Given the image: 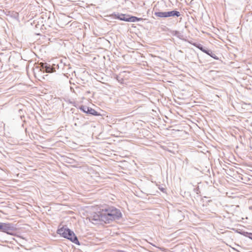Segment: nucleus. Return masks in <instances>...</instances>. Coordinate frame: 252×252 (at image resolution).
Returning a JSON list of instances; mask_svg holds the SVG:
<instances>
[{
    "label": "nucleus",
    "instance_id": "nucleus-1",
    "mask_svg": "<svg viewBox=\"0 0 252 252\" xmlns=\"http://www.w3.org/2000/svg\"><path fill=\"white\" fill-rule=\"evenodd\" d=\"M104 216L106 218V223H109L110 220L119 219L122 216L120 210L110 207L103 211Z\"/></svg>",
    "mask_w": 252,
    "mask_h": 252
},
{
    "label": "nucleus",
    "instance_id": "nucleus-2",
    "mask_svg": "<svg viewBox=\"0 0 252 252\" xmlns=\"http://www.w3.org/2000/svg\"><path fill=\"white\" fill-rule=\"evenodd\" d=\"M58 232L63 237L67 238L75 244L79 245V242L74 232L68 228H62L58 230Z\"/></svg>",
    "mask_w": 252,
    "mask_h": 252
},
{
    "label": "nucleus",
    "instance_id": "nucleus-3",
    "mask_svg": "<svg viewBox=\"0 0 252 252\" xmlns=\"http://www.w3.org/2000/svg\"><path fill=\"white\" fill-rule=\"evenodd\" d=\"M89 220L94 224H98L101 221L106 223V218L104 216L103 210L102 212L98 213H94L89 217Z\"/></svg>",
    "mask_w": 252,
    "mask_h": 252
},
{
    "label": "nucleus",
    "instance_id": "nucleus-4",
    "mask_svg": "<svg viewBox=\"0 0 252 252\" xmlns=\"http://www.w3.org/2000/svg\"><path fill=\"white\" fill-rule=\"evenodd\" d=\"M16 228L14 225L9 223H0V231L7 233V234L13 235Z\"/></svg>",
    "mask_w": 252,
    "mask_h": 252
},
{
    "label": "nucleus",
    "instance_id": "nucleus-5",
    "mask_svg": "<svg viewBox=\"0 0 252 252\" xmlns=\"http://www.w3.org/2000/svg\"><path fill=\"white\" fill-rule=\"evenodd\" d=\"M197 48L199 49H200L201 51H202L203 52L210 56L213 58H214L216 60L219 59V58L217 57V56L214 53H213L211 50H208L207 48H205L202 45L199 44V45L197 46Z\"/></svg>",
    "mask_w": 252,
    "mask_h": 252
},
{
    "label": "nucleus",
    "instance_id": "nucleus-6",
    "mask_svg": "<svg viewBox=\"0 0 252 252\" xmlns=\"http://www.w3.org/2000/svg\"><path fill=\"white\" fill-rule=\"evenodd\" d=\"M42 68L43 71L48 73H52L55 71V68L53 66H51L47 63H43Z\"/></svg>",
    "mask_w": 252,
    "mask_h": 252
},
{
    "label": "nucleus",
    "instance_id": "nucleus-7",
    "mask_svg": "<svg viewBox=\"0 0 252 252\" xmlns=\"http://www.w3.org/2000/svg\"><path fill=\"white\" fill-rule=\"evenodd\" d=\"M180 15V13L179 11L176 10H172L171 11L167 12V17L174 16L179 17Z\"/></svg>",
    "mask_w": 252,
    "mask_h": 252
},
{
    "label": "nucleus",
    "instance_id": "nucleus-8",
    "mask_svg": "<svg viewBox=\"0 0 252 252\" xmlns=\"http://www.w3.org/2000/svg\"><path fill=\"white\" fill-rule=\"evenodd\" d=\"M88 114L92 115L94 116H99L100 115L97 112L94 110V109L89 107L87 108Z\"/></svg>",
    "mask_w": 252,
    "mask_h": 252
},
{
    "label": "nucleus",
    "instance_id": "nucleus-9",
    "mask_svg": "<svg viewBox=\"0 0 252 252\" xmlns=\"http://www.w3.org/2000/svg\"><path fill=\"white\" fill-rule=\"evenodd\" d=\"M155 15L158 17L166 18L167 12H156L155 13Z\"/></svg>",
    "mask_w": 252,
    "mask_h": 252
},
{
    "label": "nucleus",
    "instance_id": "nucleus-10",
    "mask_svg": "<svg viewBox=\"0 0 252 252\" xmlns=\"http://www.w3.org/2000/svg\"><path fill=\"white\" fill-rule=\"evenodd\" d=\"M126 73L125 71H124V72H121L119 75H116V77H115V78L117 79V80L119 82H120L121 83H123V79L122 77V76H123V73Z\"/></svg>",
    "mask_w": 252,
    "mask_h": 252
},
{
    "label": "nucleus",
    "instance_id": "nucleus-11",
    "mask_svg": "<svg viewBox=\"0 0 252 252\" xmlns=\"http://www.w3.org/2000/svg\"><path fill=\"white\" fill-rule=\"evenodd\" d=\"M142 18H137L135 16H131L128 18V22H135L136 21H139L141 20Z\"/></svg>",
    "mask_w": 252,
    "mask_h": 252
},
{
    "label": "nucleus",
    "instance_id": "nucleus-12",
    "mask_svg": "<svg viewBox=\"0 0 252 252\" xmlns=\"http://www.w3.org/2000/svg\"><path fill=\"white\" fill-rule=\"evenodd\" d=\"M118 19L124 21H128V18H126V15L125 14H121L119 16Z\"/></svg>",
    "mask_w": 252,
    "mask_h": 252
},
{
    "label": "nucleus",
    "instance_id": "nucleus-13",
    "mask_svg": "<svg viewBox=\"0 0 252 252\" xmlns=\"http://www.w3.org/2000/svg\"><path fill=\"white\" fill-rule=\"evenodd\" d=\"M89 107L86 106V105H81L79 107V109L82 111L83 112L88 113L87 111V108H89Z\"/></svg>",
    "mask_w": 252,
    "mask_h": 252
},
{
    "label": "nucleus",
    "instance_id": "nucleus-14",
    "mask_svg": "<svg viewBox=\"0 0 252 252\" xmlns=\"http://www.w3.org/2000/svg\"><path fill=\"white\" fill-rule=\"evenodd\" d=\"M245 236L252 240V233L246 232Z\"/></svg>",
    "mask_w": 252,
    "mask_h": 252
},
{
    "label": "nucleus",
    "instance_id": "nucleus-15",
    "mask_svg": "<svg viewBox=\"0 0 252 252\" xmlns=\"http://www.w3.org/2000/svg\"><path fill=\"white\" fill-rule=\"evenodd\" d=\"M159 189H160L162 191H163V192H164V189H164V188H161V189H160V188H159Z\"/></svg>",
    "mask_w": 252,
    "mask_h": 252
}]
</instances>
